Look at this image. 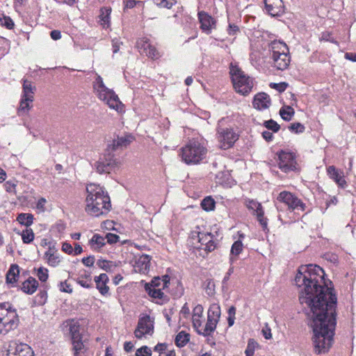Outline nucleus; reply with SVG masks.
Returning <instances> with one entry per match:
<instances>
[{"label": "nucleus", "instance_id": "nucleus-39", "mask_svg": "<svg viewBox=\"0 0 356 356\" xmlns=\"http://www.w3.org/2000/svg\"><path fill=\"white\" fill-rule=\"evenodd\" d=\"M33 101L26 99L25 97H22L17 111L18 115H22L24 114H26L31 108V106H30V103H31Z\"/></svg>", "mask_w": 356, "mask_h": 356}, {"label": "nucleus", "instance_id": "nucleus-56", "mask_svg": "<svg viewBox=\"0 0 356 356\" xmlns=\"http://www.w3.org/2000/svg\"><path fill=\"white\" fill-rule=\"evenodd\" d=\"M1 24L8 29H12L14 27V22L9 17H4Z\"/></svg>", "mask_w": 356, "mask_h": 356}, {"label": "nucleus", "instance_id": "nucleus-16", "mask_svg": "<svg viewBox=\"0 0 356 356\" xmlns=\"http://www.w3.org/2000/svg\"><path fill=\"white\" fill-rule=\"evenodd\" d=\"M213 235L211 233L199 232L197 234L198 243L195 248L203 250L207 253L213 251L216 248V243L213 241Z\"/></svg>", "mask_w": 356, "mask_h": 356}, {"label": "nucleus", "instance_id": "nucleus-27", "mask_svg": "<svg viewBox=\"0 0 356 356\" xmlns=\"http://www.w3.org/2000/svg\"><path fill=\"white\" fill-rule=\"evenodd\" d=\"M44 257L47 259L49 266L56 267L61 261L59 254L56 253L54 248L49 247V250L44 253Z\"/></svg>", "mask_w": 356, "mask_h": 356}, {"label": "nucleus", "instance_id": "nucleus-43", "mask_svg": "<svg viewBox=\"0 0 356 356\" xmlns=\"http://www.w3.org/2000/svg\"><path fill=\"white\" fill-rule=\"evenodd\" d=\"M263 125L268 129V130L272 131L274 133H277L280 129V126L273 120H266L264 122Z\"/></svg>", "mask_w": 356, "mask_h": 356}, {"label": "nucleus", "instance_id": "nucleus-54", "mask_svg": "<svg viewBox=\"0 0 356 356\" xmlns=\"http://www.w3.org/2000/svg\"><path fill=\"white\" fill-rule=\"evenodd\" d=\"M60 290L63 292L71 293L72 292V288L70 284L66 281L61 282L60 284Z\"/></svg>", "mask_w": 356, "mask_h": 356}, {"label": "nucleus", "instance_id": "nucleus-22", "mask_svg": "<svg viewBox=\"0 0 356 356\" xmlns=\"http://www.w3.org/2000/svg\"><path fill=\"white\" fill-rule=\"evenodd\" d=\"M252 104L256 109L264 110L270 106V99L265 92L258 93L254 96Z\"/></svg>", "mask_w": 356, "mask_h": 356}, {"label": "nucleus", "instance_id": "nucleus-10", "mask_svg": "<svg viewBox=\"0 0 356 356\" xmlns=\"http://www.w3.org/2000/svg\"><path fill=\"white\" fill-rule=\"evenodd\" d=\"M277 200L284 203L291 210H305L306 205L297 196L288 191H282L278 195Z\"/></svg>", "mask_w": 356, "mask_h": 356}, {"label": "nucleus", "instance_id": "nucleus-46", "mask_svg": "<svg viewBox=\"0 0 356 356\" xmlns=\"http://www.w3.org/2000/svg\"><path fill=\"white\" fill-rule=\"evenodd\" d=\"M204 289L208 296H213L215 293V284L211 280H207L204 284Z\"/></svg>", "mask_w": 356, "mask_h": 356}, {"label": "nucleus", "instance_id": "nucleus-30", "mask_svg": "<svg viewBox=\"0 0 356 356\" xmlns=\"http://www.w3.org/2000/svg\"><path fill=\"white\" fill-rule=\"evenodd\" d=\"M243 245L241 240H237L232 244L229 257V261L231 264H232L237 259V257L243 251Z\"/></svg>", "mask_w": 356, "mask_h": 356}, {"label": "nucleus", "instance_id": "nucleus-24", "mask_svg": "<svg viewBox=\"0 0 356 356\" xmlns=\"http://www.w3.org/2000/svg\"><path fill=\"white\" fill-rule=\"evenodd\" d=\"M150 257L147 254H142L135 261V270L140 273H146L149 268Z\"/></svg>", "mask_w": 356, "mask_h": 356}, {"label": "nucleus", "instance_id": "nucleus-51", "mask_svg": "<svg viewBox=\"0 0 356 356\" xmlns=\"http://www.w3.org/2000/svg\"><path fill=\"white\" fill-rule=\"evenodd\" d=\"M201 317H195L193 316V325L195 329L196 332L199 334V331H201V328H204V326L202 324Z\"/></svg>", "mask_w": 356, "mask_h": 356}, {"label": "nucleus", "instance_id": "nucleus-40", "mask_svg": "<svg viewBox=\"0 0 356 356\" xmlns=\"http://www.w3.org/2000/svg\"><path fill=\"white\" fill-rule=\"evenodd\" d=\"M294 113V109L290 106H283L280 110V115L285 121H290Z\"/></svg>", "mask_w": 356, "mask_h": 356}, {"label": "nucleus", "instance_id": "nucleus-28", "mask_svg": "<svg viewBox=\"0 0 356 356\" xmlns=\"http://www.w3.org/2000/svg\"><path fill=\"white\" fill-rule=\"evenodd\" d=\"M270 51H272L271 56L280 55L281 54L289 53V50L287 45L282 41L274 40L270 44Z\"/></svg>", "mask_w": 356, "mask_h": 356}, {"label": "nucleus", "instance_id": "nucleus-11", "mask_svg": "<svg viewBox=\"0 0 356 356\" xmlns=\"http://www.w3.org/2000/svg\"><path fill=\"white\" fill-rule=\"evenodd\" d=\"M245 204L249 210L252 211V214L257 216L263 229H267L268 219L264 217V211L261 203L252 199H246Z\"/></svg>", "mask_w": 356, "mask_h": 356}, {"label": "nucleus", "instance_id": "nucleus-53", "mask_svg": "<svg viewBox=\"0 0 356 356\" xmlns=\"http://www.w3.org/2000/svg\"><path fill=\"white\" fill-rule=\"evenodd\" d=\"M119 236L112 233H108L105 236V240L109 244H113L118 242L119 240Z\"/></svg>", "mask_w": 356, "mask_h": 356}, {"label": "nucleus", "instance_id": "nucleus-15", "mask_svg": "<svg viewBox=\"0 0 356 356\" xmlns=\"http://www.w3.org/2000/svg\"><path fill=\"white\" fill-rule=\"evenodd\" d=\"M136 47L140 54H145L152 59H158L161 55L156 47L152 45L147 38H141L137 40Z\"/></svg>", "mask_w": 356, "mask_h": 356}, {"label": "nucleus", "instance_id": "nucleus-18", "mask_svg": "<svg viewBox=\"0 0 356 356\" xmlns=\"http://www.w3.org/2000/svg\"><path fill=\"white\" fill-rule=\"evenodd\" d=\"M200 23V29L207 34H209L213 29L216 28V20L204 11H200L197 14Z\"/></svg>", "mask_w": 356, "mask_h": 356}, {"label": "nucleus", "instance_id": "nucleus-49", "mask_svg": "<svg viewBox=\"0 0 356 356\" xmlns=\"http://www.w3.org/2000/svg\"><path fill=\"white\" fill-rule=\"evenodd\" d=\"M305 129L304 125L300 122L293 123L289 127V129L296 134L302 133Z\"/></svg>", "mask_w": 356, "mask_h": 356}, {"label": "nucleus", "instance_id": "nucleus-42", "mask_svg": "<svg viewBox=\"0 0 356 356\" xmlns=\"http://www.w3.org/2000/svg\"><path fill=\"white\" fill-rule=\"evenodd\" d=\"M215 204L214 200L210 196L204 198L201 202L202 208L207 211H213L215 208Z\"/></svg>", "mask_w": 356, "mask_h": 356}, {"label": "nucleus", "instance_id": "nucleus-8", "mask_svg": "<svg viewBox=\"0 0 356 356\" xmlns=\"http://www.w3.org/2000/svg\"><path fill=\"white\" fill-rule=\"evenodd\" d=\"M217 138L220 147L227 149L232 147L238 139V134L232 128H220L217 131Z\"/></svg>", "mask_w": 356, "mask_h": 356}, {"label": "nucleus", "instance_id": "nucleus-25", "mask_svg": "<svg viewBox=\"0 0 356 356\" xmlns=\"http://www.w3.org/2000/svg\"><path fill=\"white\" fill-rule=\"evenodd\" d=\"M108 281V277L106 273H102L95 277L96 287L103 296H106L108 293L109 287L107 286Z\"/></svg>", "mask_w": 356, "mask_h": 356}, {"label": "nucleus", "instance_id": "nucleus-48", "mask_svg": "<svg viewBox=\"0 0 356 356\" xmlns=\"http://www.w3.org/2000/svg\"><path fill=\"white\" fill-rule=\"evenodd\" d=\"M153 2L161 8H170L174 4V0H152Z\"/></svg>", "mask_w": 356, "mask_h": 356}, {"label": "nucleus", "instance_id": "nucleus-12", "mask_svg": "<svg viewBox=\"0 0 356 356\" xmlns=\"http://www.w3.org/2000/svg\"><path fill=\"white\" fill-rule=\"evenodd\" d=\"M3 356H34L32 348L26 343L11 342Z\"/></svg>", "mask_w": 356, "mask_h": 356}, {"label": "nucleus", "instance_id": "nucleus-2", "mask_svg": "<svg viewBox=\"0 0 356 356\" xmlns=\"http://www.w3.org/2000/svg\"><path fill=\"white\" fill-rule=\"evenodd\" d=\"M86 192L85 211L88 215L99 217L110 211V197L102 186L96 184H89L86 186Z\"/></svg>", "mask_w": 356, "mask_h": 356}, {"label": "nucleus", "instance_id": "nucleus-45", "mask_svg": "<svg viewBox=\"0 0 356 356\" xmlns=\"http://www.w3.org/2000/svg\"><path fill=\"white\" fill-rule=\"evenodd\" d=\"M48 270L44 267H40L37 269V276L38 279L44 282H46L49 277Z\"/></svg>", "mask_w": 356, "mask_h": 356}, {"label": "nucleus", "instance_id": "nucleus-50", "mask_svg": "<svg viewBox=\"0 0 356 356\" xmlns=\"http://www.w3.org/2000/svg\"><path fill=\"white\" fill-rule=\"evenodd\" d=\"M236 314V308L234 306H232L228 309V318L227 322L229 327L232 326L234 323Z\"/></svg>", "mask_w": 356, "mask_h": 356}, {"label": "nucleus", "instance_id": "nucleus-20", "mask_svg": "<svg viewBox=\"0 0 356 356\" xmlns=\"http://www.w3.org/2000/svg\"><path fill=\"white\" fill-rule=\"evenodd\" d=\"M66 325H62L61 329L65 333H69L71 339H76L82 337L80 333V324L74 320H68L65 322Z\"/></svg>", "mask_w": 356, "mask_h": 356}, {"label": "nucleus", "instance_id": "nucleus-37", "mask_svg": "<svg viewBox=\"0 0 356 356\" xmlns=\"http://www.w3.org/2000/svg\"><path fill=\"white\" fill-rule=\"evenodd\" d=\"M17 220L20 224L29 227L33 222V216L31 213H22L17 217Z\"/></svg>", "mask_w": 356, "mask_h": 356}, {"label": "nucleus", "instance_id": "nucleus-21", "mask_svg": "<svg viewBox=\"0 0 356 356\" xmlns=\"http://www.w3.org/2000/svg\"><path fill=\"white\" fill-rule=\"evenodd\" d=\"M273 66L278 70H285L289 66L291 57L289 53L281 54L280 55L271 56Z\"/></svg>", "mask_w": 356, "mask_h": 356}, {"label": "nucleus", "instance_id": "nucleus-7", "mask_svg": "<svg viewBox=\"0 0 356 356\" xmlns=\"http://www.w3.org/2000/svg\"><path fill=\"white\" fill-rule=\"evenodd\" d=\"M279 168L284 172L294 171L298 169L296 155L295 153L281 150L277 153Z\"/></svg>", "mask_w": 356, "mask_h": 356}, {"label": "nucleus", "instance_id": "nucleus-14", "mask_svg": "<svg viewBox=\"0 0 356 356\" xmlns=\"http://www.w3.org/2000/svg\"><path fill=\"white\" fill-rule=\"evenodd\" d=\"M134 139V136L130 134H126L121 136H118L112 140L111 143L108 145L106 152L113 153V152L122 150L129 145Z\"/></svg>", "mask_w": 356, "mask_h": 356}, {"label": "nucleus", "instance_id": "nucleus-17", "mask_svg": "<svg viewBox=\"0 0 356 356\" xmlns=\"http://www.w3.org/2000/svg\"><path fill=\"white\" fill-rule=\"evenodd\" d=\"M19 322L17 313H9L6 318H2L0 322V334H6L9 331L14 330L17 327Z\"/></svg>", "mask_w": 356, "mask_h": 356}, {"label": "nucleus", "instance_id": "nucleus-55", "mask_svg": "<svg viewBox=\"0 0 356 356\" xmlns=\"http://www.w3.org/2000/svg\"><path fill=\"white\" fill-rule=\"evenodd\" d=\"M122 44V42L119 39L115 38L112 40V47L113 54H116L118 52Z\"/></svg>", "mask_w": 356, "mask_h": 356}, {"label": "nucleus", "instance_id": "nucleus-60", "mask_svg": "<svg viewBox=\"0 0 356 356\" xmlns=\"http://www.w3.org/2000/svg\"><path fill=\"white\" fill-rule=\"evenodd\" d=\"M97 265L102 269L107 270L110 268V263L106 260H98Z\"/></svg>", "mask_w": 356, "mask_h": 356}, {"label": "nucleus", "instance_id": "nucleus-62", "mask_svg": "<svg viewBox=\"0 0 356 356\" xmlns=\"http://www.w3.org/2000/svg\"><path fill=\"white\" fill-rule=\"evenodd\" d=\"M62 250L68 254H72L73 253L72 246L67 242L63 243Z\"/></svg>", "mask_w": 356, "mask_h": 356}, {"label": "nucleus", "instance_id": "nucleus-36", "mask_svg": "<svg viewBox=\"0 0 356 356\" xmlns=\"http://www.w3.org/2000/svg\"><path fill=\"white\" fill-rule=\"evenodd\" d=\"M190 340V334L184 331L179 332L175 337V344L181 348L185 346Z\"/></svg>", "mask_w": 356, "mask_h": 356}, {"label": "nucleus", "instance_id": "nucleus-34", "mask_svg": "<svg viewBox=\"0 0 356 356\" xmlns=\"http://www.w3.org/2000/svg\"><path fill=\"white\" fill-rule=\"evenodd\" d=\"M111 13V8L110 7H104L101 8L99 14V22L101 24L105 27L108 26L110 22V15Z\"/></svg>", "mask_w": 356, "mask_h": 356}, {"label": "nucleus", "instance_id": "nucleus-32", "mask_svg": "<svg viewBox=\"0 0 356 356\" xmlns=\"http://www.w3.org/2000/svg\"><path fill=\"white\" fill-rule=\"evenodd\" d=\"M9 313H17L12 304L8 302L0 303V322L2 321V318H6Z\"/></svg>", "mask_w": 356, "mask_h": 356}, {"label": "nucleus", "instance_id": "nucleus-41", "mask_svg": "<svg viewBox=\"0 0 356 356\" xmlns=\"http://www.w3.org/2000/svg\"><path fill=\"white\" fill-rule=\"evenodd\" d=\"M76 282L82 287L90 289L92 286V282L90 275H81L76 279Z\"/></svg>", "mask_w": 356, "mask_h": 356}, {"label": "nucleus", "instance_id": "nucleus-1", "mask_svg": "<svg viewBox=\"0 0 356 356\" xmlns=\"http://www.w3.org/2000/svg\"><path fill=\"white\" fill-rule=\"evenodd\" d=\"M325 272L315 264L302 265L295 277L301 288L299 300L309 309L314 331L315 353H327L332 346L336 327L337 297L334 289L326 286Z\"/></svg>", "mask_w": 356, "mask_h": 356}, {"label": "nucleus", "instance_id": "nucleus-4", "mask_svg": "<svg viewBox=\"0 0 356 356\" xmlns=\"http://www.w3.org/2000/svg\"><path fill=\"white\" fill-rule=\"evenodd\" d=\"M207 152L203 143L192 140L181 148V158L187 164H196L205 158Z\"/></svg>", "mask_w": 356, "mask_h": 356}, {"label": "nucleus", "instance_id": "nucleus-44", "mask_svg": "<svg viewBox=\"0 0 356 356\" xmlns=\"http://www.w3.org/2000/svg\"><path fill=\"white\" fill-rule=\"evenodd\" d=\"M22 238L24 243H30L34 239V233L31 229H26L22 232Z\"/></svg>", "mask_w": 356, "mask_h": 356}, {"label": "nucleus", "instance_id": "nucleus-23", "mask_svg": "<svg viewBox=\"0 0 356 356\" xmlns=\"http://www.w3.org/2000/svg\"><path fill=\"white\" fill-rule=\"evenodd\" d=\"M327 171L329 177L333 179L339 186L345 188L347 186L343 172L339 170L333 165L329 166Z\"/></svg>", "mask_w": 356, "mask_h": 356}, {"label": "nucleus", "instance_id": "nucleus-38", "mask_svg": "<svg viewBox=\"0 0 356 356\" xmlns=\"http://www.w3.org/2000/svg\"><path fill=\"white\" fill-rule=\"evenodd\" d=\"M145 290L148 293L149 296L154 298L161 299L163 297V292L161 289L159 288H152L149 284H145Z\"/></svg>", "mask_w": 356, "mask_h": 356}, {"label": "nucleus", "instance_id": "nucleus-5", "mask_svg": "<svg viewBox=\"0 0 356 356\" xmlns=\"http://www.w3.org/2000/svg\"><path fill=\"white\" fill-rule=\"evenodd\" d=\"M229 74L234 88L236 92L243 95H248L254 86L253 79L248 76L236 65H230Z\"/></svg>", "mask_w": 356, "mask_h": 356}, {"label": "nucleus", "instance_id": "nucleus-9", "mask_svg": "<svg viewBox=\"0 0 356 356\" xmlns=\"http://www.w3.org/2000/svg\"><path fill=\"white\" fill-rule=\"evenodd\" d=\"M118 161L115 154L106 151L103 157L96 161L94 168L99 174L110 173L117 165Z\"/></svg>", "mask_w": 356, "mask_h": 356}, {"label": "nucleus", "instance_id": "nucleus-58", "mask_svg": "<svg viewBox=\"0 0 356 356\" xmlns=\"http://www.w3.org/2000/svg\"><path fill=\"white\" fill-rule=\"evenodd\" d=\"M238 32H239V28L238 26L232 24H229L228 29H227V33L229 35H234Z\"/></svg>", "mask_w": 356, "mask_h": 356}, {"label": "nucleus", "instance_id": "nucleus-29", "mask_svg": "<svg viewBox=\"0 0 356 356\" xmlns=\"http://www.w3.org/2000/svg\"><path fill=\"white\" fill-rule=\"evenodd\" d=\"M38 287V281L32 277H29L22 284L21 289L23 292L27 294H33Z\"/></svg>", "mask_w": 356, "mask_h": 356}, {"label": "nucleus", "instance_id": "nucleus-33", "mask_svg": "<svg viewBox=\"0 0 356 356\" xmlns=\"http://www.w3.org/2000/svg\"><path fill=\"white\" fill-rule=\"evenodd\" d=\"M19 273V266L17 264H12L6 274V282L10 284L15 283Z\"/></svg>", "mask_w": 356, "mask_h": 356}, {"label": "nucleus", "instance_id": "nucleus-35", "mask_svg": "<svg viewBox=\"0 0 356 356\" xmlns=\"http://www.w3.org/2000/svg\"><path fill=\"white\" fill-rule=\"evenodd\" d=\"M34 90L35 87L32 86L31 81L27 80L24 81L22 97H25L26 99L33 101Z\"/></svg>", "mask_w": 356, "mask_h": 356}, {"label": "nucleus", "instance_id": "nucleus-57", "mask_svg": "<svg viewBox=\"0 0 356 356\" xmlns=\"http://www.w3.org/2000/svg\"><path fill=\"white\" fill-rule=\"evenodd\" d=\"M95 257L94 256H89L87 257H84L82 259V263L88 267L92 266L95 263Z\"/></svg>", "mask_w": 356, "mask_h": 356}, {"label": "nucleus", "instance_id": "nucleus-13", "mask_svg": "<svg viewBox=\"0 0 356 356\" xmlns=\"http://www.w3.org/2000/svg\"><path fill=\"white\" fill-rule=\"evenodd\" d=\"M153 331V321L149 315H145L139 318L134 334L137 339H141L145 334L151 335Z\"/></svg>", "mask_w": 356, "mask_h": 356}, {"label": "nucleus", "instance_id": "nucleus-63", "mask_svg": "<svg viewBox=\"0 0 356 356\" xmlns=\"http://www.w3.org/2000/svg\"><path fill=\"white\" fill-rule=\"evenodd\" d=\"M37 298H39L38 303L40 305H43L45 303L46 300L47 298V293L46 291H40L37 295Z\"/></svg>", "mask_w": 356, "mask_h": 356}, {"label": "nucleus", "instance_id": "nucleus-26", "mask_svg": "<svg viewBox=\"0 0 356 356\" xmlns=\"http://www.w3.org/2000/svg\"><path fill=\"white\" fill-rule=\"evenodd\" d=\"M85 341H83L82 337L72 340V350L74 356H88V348L85 344Z\"/></svg>", "mask_w": 356, "mask_h": 356}, {"label": "nucleus", "instance_id": "nucleus-47", "mask_svg": "<svg viewBox=\"0 0 356 356\" xmlns=\"http://www.w3.org/2000/svg\"><path fill=\"white\" fill-rule=\"evenodd\" d=\"M136 356H152V350L147 346H143L136 351Z\"/></svg>", "mask_w": 356, "mask_h": 356}, {"label": "nucleus", "instance_id": "nucleus-61", "mask_svg": "<svg viewBox=\"0 0 356 356\" xmlns=\"http://www.w3.org/2000/svg\"><path fill=\"white\" fill-rule=\"evenodd\" d=\"M123 2L126 8H133L137 3H140V1L136 0H123Z\"/></svg>", "mask_w": 356, "mask_h": 356}, {"label": "nucleus", "instance_id": "nucleus-31", "mask_svg": "<svg viewBox=\"0 0 356 356\" xmlns=\"http://www.w3.org/2000/svg\"><path fill=\"white\" fill-rule=\"evenodd\" d=\"M89 243L92 250H99L106 244L105 237L102 236L99 234H95L90 240Z\"/></svg>", "mask_w": 356, "mask_h": 356}, {"label": "nucleus", "instance_id": "nucleus-52", "mask_svg": "<svg viewBox=\"0 0 356 356\" xmlns=\"http://www.w3.org/2000/svg\"><path fill=\"white\" fill-rule=\"evenodd\" d=\"M270 86L272 88L277 90L278 92H282L286 89L288 84L285 82H281L279 83H270Z\"/></svg>", "mask_w": 356, "mask_h": 356}, {"label": "nucleus", "instance_id": "nucleus-19", "mask_svg": "<svg viewBox=\"0 0 356 356\" xmlns=\"http://www.w3.org/2000/svg\"><path fill=\"white\" fill-rule=\"evenodd\" d=\"M265 8L271 16H280L284 13L282 0H265Z\"/></svg>", "mask_w": 356, "mask_h": 356}, {"label": "nucleus", "instance_id": "nucleus-6", "mask_svg": "<svg viewBox=\"0 0 356 356\" xmlns=\"http://www.w3.org/2000/svg\"><path fill=\"white\" fill-rule=\"evenodd\" d=\"M220 317V308L217 305L210 306L207 314V321L204 328H201L199 334L210 336L216 330Z\"/></svg>", "mask_w": 356, "mask_h": 356}, {"label": "nucleus", "instance_id": "nucleus-3", "mask_svg": "<svg viewBox=\"0 0 356 356\" xmlns=\"http://www.w3.org/2000/svg\"><path fill=\"white\" fill-rule=\"evenodd\" d=\"M93 89L98 98L104 102L111 108L118 111L121 106V102L115 92L107 88L103 79L97 75L93 82Z\"/></svg>", "mask_w": 356, "mask_h": 356}, {"label": "nucleus", "instance_id": "nucleus-64", "mask_svg": "<svg viewBox=\"0 0 356 356\" xmlns=\"http://www.w3.org/2000/svg\"><path fill=\"white\" fill-rule=\"evenodd\" d=\"M203 313V307L200 305H197L194 309H193V316L195 317H202Z\"/></svg>", "mask_w": 356, "mask_h": 356}, {"label": "nucleus", "instance_id": "nucleus-59", "mask_svg": "<svg viewBox=\"0 0 356 356\" xmlns=\"http://www.w3.org/2000/svg\"><path fill=\"white\" fill-rule=\"evenodd\" d=\"M47 202V200L44 197H40L37 204H36V208L37 209H38L40 211H44L45 210V207H44V205Z\"/></svg>", "mask_w": 356, "mask_h": 356}]
</instances>
